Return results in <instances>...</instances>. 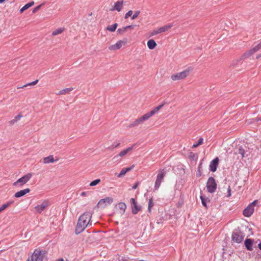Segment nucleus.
<instances>
[{
  "label": "nucleus",
  "mask_w": 261,
  "mask_h": 261,
  "mask_svg": "<svg viewBox=\"0 0 261 261\" xmlns=\"http://www.w3.org/2000/svg\"><path fill=\"white\" fill-rule=\"evenodd\" d=\"M92 216V214L91 212H86L80 216L75 229L76 234H79L83 232L88 225H91L90 221Z\"/></svg>",
  "instance_id": "1"
},
{
  "label": "nucleus",
  "mask_w": 261,
  "mask_h": 261,
  "mask_svg": "<svg viewBox=\"0 0 261 261\" xmlns=\"http://www.w3.org/2000/svg\"><path fill=\"white\" fill-rule=\"evenodd\" d=\"M47 252L45 250L35 249L31 256V261H43Z\"/></svg>",
  "instance_id": "2"
},
{
  "label": "nucleus",
  "mask_w": 261,
  "mask_h": 261,
  "mask_svg": "<svg viewBox=\"0 0 261 261\" xmlns=\"http://www.w3.org/2000/svg\"><path fill=\"white\" fill-rule=\"evenodd\" d=\"M32 173H29L17 179L13 184V186L17 188H21L28 182L32 177Z\"/></svg>",
  "instance_id": "3"
},
{
  "label": "nucleus",
  "mask_w": 261,
  "mask_h": 261,
  "mask_svg": "<svg viewBox=\"0 0 261 261\" xmlns=\"http://www.w3.org/2000/svg\"><path fill=\"white\" fill-rule=\"evenodd\" d=\"M245 235L239 228L234 230L232 233L231 240L237 243H240L244 238Z\"/></svg>",
  "instance_id": "4"
},
{
  "label": "nucleus",
  "mask_w": 261,
  "mask_h": 261,
  "mask_svg": "<svg viewBox=\"0 0 261 261\" xmlns=\"http://www.w3.org/2000/svg\"><path fill=\"white\" fill-rule=\"evenodd\" d=\"M217 185L215 179L213 177L208 178L206 182V189L208 192L213 193L217 189Z\"/></svg>",
  "instance_id": "5"
},
{
  "label": "nucleus",
  "mask_w": 261,
  "mask_h": 261,
  "mask_svg": "<svg viewBox=\"0 0 261 261\" xmlns=\"http://www.w3.org/2000/svg\"><path fill=\"white\" fill-rule=\"evenodd\" d=\"M166 174V171L164 169H160L157 175L156 179L154 184V190H157L161 186V182L164 179Z\"/></svg>",
  "instance_id": "6"
},
{
  "label": "nucleus",
  "mask_w": 261,
  "mask_h": 261,
  "mask_svg": "<svg viewBox=\"0 0 261 261\" xmlns=\"http://www.w3.org/2000/svg\"><path fill=\"white\" fill-rule=\"evenodd\" d=\"M190 74V69H187L181 72L173 74L171 76V79L173 81H177L182 80L188 76Z\"/></svg>",
  "instance_id": "7"
},
{
  "label": "nucleus",
  "mask_w": 261,
  "mask_h": 261,
  "mask_svg": "<svg viewBox=\"0 0 261 261\" xmlns=\"http://www.w3.org/2000/svg\"><path fill=\"white\" fill-rule=\"evenodd\" d=\"M149 118H148L147 115L145 114L130 123L128 127L131 128L138 126L140 124L143 123L145 121L147 120Z\"/></svg>",
  "instance_id": "8"
},
{
  "label": "nucleus",
  "mask_w": 261,
  "mask_h": 261,
  "mask_svg": "<svg viewBox=\"0 0 261 261\" xmlns=\"http://www.w3.org/2000/svg\"><path fill=\"white\" fill-rule=\"evenodd\" d=\"M113 202V198L111 197H108L100 199L97 203L99 207H105L107 205L110 204Z\"/></svg>",
  "instance_id": "9"
},
{
  "label": "nucleus",
  "mask_w": 261,
  "mask_h": 261,
  "mask_svg": "<svg viewBox=\"0 0 261 261\" xmlns=\"http://www.w3.org/2000/svg\"><path fill=\"white\" fill-rule=\"evenodd\" d=\"M49 205V202L47 200H44L43 201L41 204H38L35 207V212L37 213L40 214L41 213L45 208H46Z\"/></svg>",
  "instance_id": "10"
},
{
  "label": "nucleus",
  "mask_w": 261,
  "mask_h": 261,
  "mask_svg": "<svg viewBox=\"0 0 261 261\" xmlns=\"http://www.w3.org/2000/svg\"><path fill=\"white\" fill-rule=\"evenodd\" d=\"M130 201L133 204L132 206V212L134 215H136L141 210V206L138 205L137 202L136 201L135 199L133 198L130 199Z\"/></svg>",
  "instance_id": "11"
},
{
  "label": "nucleus",
  "mask_w": 261,
  "mask_h": 261,
  "mask_svg": "<svg viewBox=\"0 0 261 261\" xmlns=\"http://www.w3.org/2000/svg\"><path fill=\"white\" fill-rule=\"evenodd\" d=\"M173 26L172 24H169L167 25H165L164 27L158 28L156 30H154L151 32V35L154 36L157 35L158 34H160L163 32H166V31L170 29Z\"/></svg>",
  "instance_id": "12"
},
{
  "label": "nucleus",
  "mask_w": 261,
  "mask_h": 261,
  "mask_svg": "<svg viewBox=\"0 0 261 261\" xmlns=\"http://www.w3.org/2000/svg\"><path fill=\"white\" fill-rule=\"evenodd\" d=\"M219 160L218 157L213 159L210 164L209 169L211 171L214 172L217 170V167L219 165Z\"/></svg>",
  "instance_id": "13"
},
{
  "label": "nucleus",
  "mask_w": 261,
  "mask_h": 261,
  "mask_svg": "<svg viewBox=\"0 0 261 261\" xmlns=\"http://www.w3.org/2000/svg\"><path fill=\"white\" fill-rule=\"evenodd\" d=\"M254 211V208L251 207L248 205L243 212V214L245 217H250Z\"/></svg>",
  "instance_id": "14"
},
{
  "label": "nucleus",
  "mask_w": 261,
  "mask_h": 261,
  "mask_svg": "<svg viewBox=\"0 0 261 261\" xmlns=\"http://www.w3.org/2000/svg\"><path fill=\"white\" fill-rule=\"evenodd\" d=\"M123 6V1L122 0L121 1H119L116 2L114 5V6L111 8V11H117L118 12H120Z\"/></svg>",
  "instance_id": "15"
},
{
  "label": "nucleus",
  "mask_w": 261,
  "mask_h": 261,
  "mask_svg": "<svg viewBox=\"0 0 261 261\" xmlns=\"http://www.w3.org/2000/svg\"><path fill=\"white\" fill-rule=\"evenodd\" d=\"M253 240L251 239H246L244 242V245L246 249L248 251L253 250Z\"/></svg>",
  "instance_id": "16"
},
{
  "label": "nucleus",
  "mask_w": 261,
  "mask_h": 261,
  "mask_svg": "<svg viewBox=\"0 0 261 261\" xmlns=\"http://www.w3.org/2000/svg\"><path fill=\"white\" fill-rule=\"evenodd\" d=\"M165 103L161 104L155 108L151 111L146 113L148 118H150L151 116L154 115L159 110H160L164 106Z\"/></svg>",
  "instance_id": "17"
},
{
  "label": "nucleus",
  "mask_w": 261,
  "mask_h": 261,
  "mask_svg": "<svg viewBox=\"0 0 261 261\" xmlns=\"http://www.w3.org/2000/svg\"><path fill=\"white\" fill-rule=\"evenodd\" d=\"M165 103L161 104L155 108L151 111L146 113L148 118H150L151 116L154 115L159 110H160L164 106Z\"/></svg>",
  "instance_id": "18"
},
{
  "label": "nucleus",
  "mask_w": 261,
  "mask_h": 261,
  "mask_svg": "<svg viewBox=\"0 0 261 261\" xmlns=\"http://www.w3.org/2000/svg\"><path fill=\"white\" fill-rule=\"evenodd\" d=\"M165 103L161 104L155 108L151 111L146 113L148 118H150L151 116L154 115L159 110H160L164 106Z\"/></svg>",
  "instance_id": "19"
},
{
  "label": "nucleus",
  "mask_w": 261,
  "mask_h": 261,
  "mask_svg": "<svg viewBox=\"0 0 261 261\" xmlns=\"http://www.w3.org/2000/svg\"><path fill=\"white\" fill-rule=\"evenodd\" d=\"M135 146V145L134 144L132 146L129 147H128V148H127L122 150L121 151H120L119 152L118 155L115 156L114 158H116L117 156L123 157V156H125L128 152L132 151L133 149V148H134Z\"/></svg>",
  "instance_id": "20"
},
{
  "label": "nucleus",
  "mask_w": 261,
  "mask_h": 261,
  "mask_svg": "<svg viewBox=\"0 0 261 261\" xmlns=\"http://www.w3.org/2000/svg\"><path fill=\"white\" fill-rule=\"evenodd\" d=\"M31 190L29 188H27L23 190H21L17 192H16L14 194V197L16 198H19L22 196H23L27 193H29L30 192Z\"/></svg>",
  "instance_id": "21"
},
{
  "label": "nucleus",
  "mask_w": 261,
  "mask_h": 261,
  "mask_svg": "<svg viewBox=\"0 0 261 261\" xmlns=\"http://www.w3.org/2000/svg\"><path fill=\"white\" fill-rule=\"evenodd\" d=\"M122 45V41L120 40L117 41L115 44L110 45L109 47V49L111 50H114L120 49Z\"/></svg>",
  "instance_id": "22"
},
{
  "label": "nucleus",
  "mask_w": 261,
  "mask_h": 261,
  "mask_svg": "<svg viewBox=\"0 0 261 261\" xmlns=\"http://www.w3.org/2000/svg\"><path fill=\"white\" fill-rule=\"evenodd\" d=\"M117 208L120 211V213L122 215L125 211L126 205L124 202H119L117 205Z\"/></svg>",
  "instance_id": "23"
},
{
  "label": "nucleus",
  "mask_w": 261,
  "mask_h": 261,
  "mask_svg": "<svg viewBox=\"0 0 261 261\" xmlns=\"http://www.w3.org/2000/svg\"><path fill=\"white\" fill-rule=\"evenodd\" d=\"M255 52L253 50L252 48L250 49L248 51L245 52L241 57V59L245 60L250 56H251L253 54H254Z\"/></svg>",
  "instance_id": "24"
},
{
  "label": "nucleus",
  "mask_w": 261,
  "mask_h": 261,
  "mask_svg": "<svg viewBox=\"0 0 261 261\" xmlns=\"http://www.w3.org/2000/svg\"><path fill=\"white\" fill-rule=\"evenodd\" d=\"M54 162L55 160L53 155H50L47 157H45L43 159V162L45 164L54 163Z\"/></svg>",
  "instance_id": "25"
},
{
  "label": "nucleus",
  "mask_w": 261,
  "mask_h": 261,
  "mask_svg": "<svg viewBox=\"0 0 261 261\" xmlns=\"http://www.w3.org/2000/svg\"><path fill=\"white\" fill-rule=\"evenodd\" d=\"M147 45L150 49H153L156 46V43L153 39H149L147 42Z\"/></svg>",
  "instance_id": "26"
},
{
  "label": "nucleus",
  "mask_w": 261,
  "mask_h": 261,
  "mask_svg": "<svg viewBox=\"0 0 261 261\" xmlns=\"http://www.w3.org/2000/svg\"><path fill=\"white\" fill-rule=\"evenodd\" d=\"M200 198L201 200V203L203 206H204L206 208H207V203L210 202V200L206 197H205L204 196L200 195Z\"/></svg>",
  "instance_id": "27"
},
{
  "label": "nucleus",
  "mask_w": 261,
  "mask_h": 261,
  "mask_svg": "<svg viewBox=\"0 0 261 261\" xmlns=\"http://www.w3.org/2000/svg\"><path fill=\"white\" fill-rule=\"evenodd\" d=\"M34 2L33 1H32L27 4H25L23 7H22L20 10V13H22L24 11L27 10L30 7H32L33 5H34Z\"/></svg>",
  "instance_id": "28"
},
{
  "label": "nucleus",
  "mask_w": 261,
  "mask_h": 261,
  "mask_svg": "<svg viewBox=\"0 0 261 261\" xmlns=\"http://www.w3.org/2000/svg\"><path fill=\"white\" fill-rule=\"evenodd\" d=\"M73 88H67L60 90L57 94V95H63L69 93L70 91L73 90Z\"/></svg>",
  "instance_id": "29"
},
{
  "label": "nucleus",
  "mask_w": 261,
  "mask_h": 261,
  "mask_svg": "<svg viewBox=\"0 0 261 261\" xmlns=\"http://www.w3.org/2000/svg\"><path fill=\"white\" fill-rule=\"evenodd\" d=\"M22 117V115L21 114H18L17 116H15L13 119L9 121V124L11 125H13L15 122L19 120Z\"/></svg>",
  "instance_id": "30"
},
{
  "label": "nucleus",
  "mask_w": 261,
  "mask_h": 261,
  "mask_svg": "<svg viewBox=\"0 0 261 261\" xmlns=\"http://www.w3.org/2000/svg\"><path fill=\"white\" fill-rule=\"evenodd\" d=\"M118 26V24L117 23H115L111 25H109L106 28V30L111 32H114L117 29Z\"/></svg>",
  "instance_id": "31"
},
{
  "label": "nucleus",
  "mask_w": 261,
  "mask_h": 261,
  "mask_svg": "<svg viewBox=\"0 0 261 261\" xmlns=\"http://www.w3.org/2000/svg\"><path fill=\"white\" fill-rule=\"evenodd\" d=\"M202 161L200 162V163L199 164L198 166L197 171H196V176L198 177H199L202 175Z\"/></svg>",
  "instance_id": "32"
},
{
  "label": "nucleus",
  "mask_w": 261,
  "mask_h": 261,
  "mask_svg": "<svg viewBox=\"0 0 261 261\" xmlns=\"http://www.w3.org/2000/svg\"><path fill=\"white\" fill-rule=\"evenodd\" d=\"M245 150L243 147L242 146H239L236 153L240 154L242 156V158H243L245 156Z\"/></svg>",
  "instance_id": "33"
},
{
  "label": "nucleus",
  "mask_w": 261,
  "mask_h": 261,
  "mask_svg": "<svg viewBox=\"0 0 261 261\" xmlns=\"http://www.w3.org/2000/svg\"><path fill=\"white\" fill-rule=\"evenodd\" d=\"M65 30L64 28H60L56 29L52 33L53 36H56L57 35L61 34Z\"/></svg>",
  "instance_id": "34"
},
{
  "label": "nucleus",
  "mask_w": 261,
  "mask_h": 261,
  "mask_svg": "<svg viewBox=\"0 0 261 261\" xmlns=\"http://www.w3.org/2000/svg\"><path fill=\"white\" fill-rule=\"evenodd\" d=\"M203 143V139L201 137H200L199 139H198V141L197 143H194L193 146H192V148H196L197 147V146L200 145H202Z\"/></svg>",
  "instance_id": "35"
},
{
  "label": "nucleus",
  "mask_w": 261,
  "mask_h": 261,
  "mask_svg": "<svg viewBox=\"0 0 261 261\" xmlns=\"http://www.w3.org/2000/svg\"><path fill=\"white\" fill-rule=\"evenodd\" d=\"M153 205H154V203L153 202L152 199L150 198L149 200V202H148V212H151V208L153 207Z\"/></svg>",
  "instance_id": "36"
},
{
  "label": "nucleus",
  "mask_w": 261,
  "mask_h": 261,
  "mask_svg": "<svg viewBox=\"0 0 261 261\" xmlns=\"http://www.w3.org/2000/svg\"><path fill=\"white\" fill-rule=\"evenodd\" d=\"M100 182V179H95L90 183V186L91 187L95 186L97 185V184H98Z\"/></svg>",
  "instance_id": "37"
},
{
  "label": "nucleus",
  "mask_w": 261,
  "mask_h": 261,
  "mask_svg": "<svg viewBox=\"0 0 261 261\" xmlns=\"http://www.w3.org/2000/svg\"><path fill=\"white\" fill-rule=\"evenodd\" d=\"M126 31H127V29H126V27H123L122 28H119L117 30V32L119 34H123Z\"/></svg>",
  "instance_id": "38"
},
{
  "label": "nucleus",
  "mask_w": 261,
  "mask_h": 261,
  "mask_svg": "<svg viewBox=\"0 0 261 261\" xmlns=\"http://www.w3.org/2000/svg\"><path fill=\"white\" fill-rule=\"evenodd\" d=\"M38 82V80H35V81H33L32 82L28 83V84L23 85L21 88L25 87H27L28 86H33V85H36Z\"/></svg>",
  "instance_id": "39"
},
{
  "label": "nucleus",
  "mask_w": 261,
  "mask_h": 261,
  "mask_svg": "<svg viewBox=\"0 0 261 261\" xmlns=\"http://www.w3.org/2000/svg\"><path fill=\"white\" fill-rule=\"evenodd\" d=\"M253 50L255 53L257 52L258 50L261 49V44L260 42L257 44L255 46L252 48Z\"/></svg>",
  "instance_id": "40"
},
{
  "label": "nucleus",
  "mask_w": 261,
  "mask_h": 261,
  "mask_svg": "<svg viewBox=\"0 0 261 261\" xmlns=\"http://www.w3.org/2000/svg\"><path fill=\"white\" fill-rule=\"evenodd\" d=\"M140 11L139 10L135 12L134 15L132 16L131 19L132 20L136 19L140 14Z\"/></svg>",
  "instance_id": "41"
},
{
  "label": "nucleus",
  "mask_w": 261,
  "mask_h": 261,
  "mask_svg": "<svg viewBox=\"0 0 261 261\" xmlns=\"http://www.w3.org/2000/svg\"><path fill=\"white\" fill-rule=\"evenodd\" d=\"M126 172L125 171V170L124 169V168H123L121 170L120 172L119 173L117 176L118 177H121L124 176L126 174Z\"/></svg>",
  "instance_id": "42"
},
{
  "label": "nucleus",
  "mask_w": 261,
  "mask_h": 261,
  "mask_svg": "<svg viewBox=\"0 0 261 261\" xmlns=\"http://www.w3.org/2000/svg\"><path fill=\"white\" fill-rule=\"evenodd\" d=\"M43 5H44V4L42 3L40 5H39V6L36 7L35 8H34V9L33 10V13H34L38 11Z\"/></svg>",
  "instance_id": "43"
},
{
  "label": "nucleus",
  "mask_w": 261,
  "mask_h": 261,
  "mask_svg": "<svg viewBox=\"0 0 261 261\" xmlns=\"http://www.w3.org/2000/svg\"><path fill=\"white\" fill-rule=\"evenodd\" d=\"M133 11L129 10L128 11L125 15L124 18L125 19H127L128 18V17L130 16L133 14Z\"/></svg>",
  "instance_id": "44"
},
{
  "label": "nucleus",
  "mask_w": 261,
  "mask_h": 261,
  "mask_svg": "<svg viewBox=\"0 0 261 261\" xmlns=\"http://www.w3.org/2000/svg\"><path fill=\"white\" fill-rule=\"evenodd\" d=\"M14 203L13 200H10L8 201L7 203H5V205H6L7 208L10 205Z\"/></svg>",
  "instance_id": "45"
},
{
  "label": "nucleus",
  "mask_w": 261,
  "mask_h": 261,
  "mask_svg": "<svg viewBox=\"0 0 261 261\" xmlns=\"http://www.w3.org/2000/svg\"><path fill=\"white\" fill-rule=\"evenodd\" d=\"M257 200H255L252 202L251 203H250L249 205L251 206L252 207H254L255 204L257 203Z\"/></svg>",
  "instance_id": "46"
},
{
  "label": "nucleus",
  "mask_w": 261,
  "mask_h": 261,
  "mask_svg": "<svg viewBox=\"0 0 261 261\" xmlns=\"http://www.w3.org/2000/svg\"><path fill=\"white\" fill-rule=\"evenodd\" d=\"M134 165H133L130 167H128L127 168H124V169L125 170L126 172H127L130 171L134 168Z\"/></svg>",
  "instance_id": "47"
},
{
  "label": "nucleus",
  "mask_w": 261,
  "mask_h": 261,
  "mask_svg": "<svg viewBox=\"0 0 261 261\" xmlns=\"http://www.w3.org/2000/svg\"><path fill=\"white\" fill-rule=\"evenodd\" d=\"M231 196V189L230 187H228V188L227 189V197H229Z\"/></svg>",
  "instance_id": "48"
},
{
  "label": "nucleus",
  "mask_w": 261,
  "mask_h": 261,
  "mask_svg": "<svg viewBox=\"0 0 261 261\" xmlns=\"http://www.w3.org/2000/svg\"><path fill=\"white\" fill-rule=\"evenodd\" d=\"M6 208H7L6 205H5V204H3V205L0 207V212H2L3 211H4V210H5Z\"/></svg>",
  "instance_id": "49"
},
{
  "label": "nucleus",
  "mask_w": 261,
  "mask_h": 261,
  "mask_svg": "<svg viewBox=\"0 0 261 261\" xmlns=\"http://www.w3.org/2000/svg\"><path fill=\"white\" fill-rule=\"evenodd\" d=\"M136 26V25H127L126 26V29L127 30L128 29H134L135 27Z\"/></svg>",
  "instance_id": "50"
},
{
  "label": "nucleus",
  "mask_w": 261,
  "mask_h": 261,
  "mask_svg": "<svg viewBox=\"0 0 261 261\" xmlns=\"http://www.w3.org/2000/svg\"><path fill=\"white\" fill-rule=\"evenodd\" d=\"M120 143H117V144H112V147L113 148H117V147H118V146L120 145Z\"/></svg>",
  "instance_id": "51"
},
{
  "label": "nucleus",
  "mask_w": 261,
  "mask_h": 261,
  "mask_svg": "<svg viewBox=\"0 0 261 261\" xmlns=\"http://www.w3.org/2000/svg\"><path fill=\"white\" fill-rule=\"evenodd\" d=\"M118 261H132V260L126 259L125 258H122L120 259H119Z\"/></svg>",
  "instance_id": "52"
},
{
  "label": "nucleus",
  "mask_w": 261,
  "mask_h": 261,
  "mask_svg": "<svg viewBox=\"0 0 261 261\" xmlns=\"http://www.w3.org/2000/svg\"><path fill=\"white\" fill-rule=\"evenodd\" d=\"M138 184H139V183H138V182L136 183V184H135V185L132 187V189H134V190L136 189L137 188V187H138Z\"/></svg>",
  "instance_id": "53"
},
{
  "label": "nucleus",
  "mask_w": 261,
  "mask_h": 261,
  "mask_svg": "<svg viewBox=\"0 0 261 261\" xmlns=\"http://www.w3.org/2000/svg\"><path fill=\"white\" fill-rule=\"evenodd\" d=\"M258 247L261 250V242L258 244Z\"/></svg>",
  "instance_id": "54"
},
{
  "label": "nucleus",
  "mask_w": 261,
  "mask_h": 261,
  "mask_svg": "<svg viewBox=\"0 0 261 261\" xmlns=\"http://www.w3.org/2000/svg\"><path fill=\"white\" fill-rule=\"evenodd\" d=\"M57 261H64V260L63 258H61L60 259H58Z\"/></svg>",
  "instance_id": "55"
},
{
  "label": "nucleus",
  "mask_w": 261,
  "mask_h": 261,
  "mask_svg": "<svg viewBox=\"0 0 261 261\" xmlns=\"http://www.w3.org/2000/svg\"><path fill=\"white\" fill-rule=\"evenodd\" d=\"M86 195V192H83L82 193H81V195L82 196H85Z\"/></svg>",
  "instance_id": "56"
},
{
  "label": "nucleus",
  "mask_w": 261,
  "mask_h": 261,
  "mask_svg": "<svg viewBox=\"0 0 261 261\" xmlns=\"http://www.w3.org/2000/svg\"><path fill=\"white\" fill-rule=\"evenodd\" d=\"M260 57H261V53L257 56L256 58L258 59Z\"/></svg>",
  "instance_id": "57"
},
{
  "label": "nucleus",
  "mask_w": 261,
  "mask_h": 261,
  "mask_svg": "<svg viewBox=\"0 0 261 261\" xmlns=\"http://www.w3.org/2000/svg\"><path fill=\"white\" fill-rule=\"evenodd\" d=\"M5 0H0V4H2L5 2Z\"/></svg>",
  "instance_id": "58"
},
{
  "label": "nucleus",
  "mask_w": 261,
  "mask_h": 261,
  "mask_svg": "<svg viewBox=\"0 0 261 261\" xmlns=\"http://www.w3.org/2000/svg\"><path fill=\"white\" fill-rule=\"evenodd\" d=\"M27 261H31V259H30V258H29Z\"/></svg>",
  "instance_id": "59"
}]
</instances>
